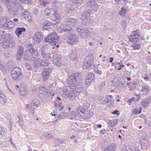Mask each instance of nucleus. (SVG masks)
Returning a JSON list of instances; mask_svg holds the SVG:
<instances>
[{"mask_svg":"<svg viewBox=\"0 0 151 151\" xmlns=\"http://www.w3.org/2000/svg\"><path fill=\"white\" fill-rule=\"evenodd\" d=\"M41 52L42 56L44 59L42 60L41 57L38 58L35 61V65L38 66H48V63L47 60L50 58L48 46H44L42 48Z\"/></svg>","mask_w":151,"mask_h":151,"instance_id":"1","label":"nucleus"},{"mask_svg":"<svg viewBox=\"0 0 151 151\" xmlns=\"http://www.w3.org/2000/svg\"><path fill=\"white\" fill-rule=\"evenodd\" d=\"M82 77V75L79 73H76L70 76L68 78L67 82L70 86H72L73 89L78 90V88L81 89V84L82 82L81 81Z\"/></svg>","mask_w":151,"mask_h":151,"instance_id":"2","label":"nucleus"},{"mask_svg":"<svg viewBox=\"0 0 151 151\" xmlns=\"http://www.w3.org/2000/svg\"><path fill=\"white\" fill-rule=\"evenodd\" d=\"M57 33L54 32L48 35L45 39V41L46 42H49L52 45H56V43H58L59 41Z\"/></svg>","mask_w":151,"mask_h":151,"instance_id":"3","label":"nucleus"},{"mask_svg":"<svg viewBox=\"0 0 151 151\" xmlns=\"http://www.w3.org/2000/svg\"><path fill=\"white\" fill-rule=\"evenodd\" d=\"M82 106H80L76 109V113L75 111H72L70 112L68 115V118L69 119L74 120H80V111H82Z\"/></svg>","mask_w":151,"mask_h":151,"instance_id":"4","label":"nucleus"},{"mask_svg":"<svg viewBox=\"0 0 151 151\" xmlns=\"http://www.w3.org/2000/svg\"><path fill=\"white\" fill-rule=\"evenodd\" d=\"M4 3L6 4L8 8L9 13L11 16L15 15V13L14 11L13 8H15L17 4H13L11 0H2Z\"/></svg>","mask_w":151,"mask_h":151,"instance_id":"5","label":"nucleus"},{"mask_svg":"<svg viewBox=\"0 0 151 151\" xmlns=\"http://www.w3.org/2000/svg\"><path fill=\"white\" fill-rule=\"evenodd\" d=\"M66 90L65 91H64V92L65 93L66 95L68 97V98L70 100H73L77 96V93H80L81 91V89L79 88L77 91L76 89H75L74 88V89L72 90H68L67 88L66 89Z\"/></svg>","mask_w":151,"mask_h":151,"instance_id":"6","label":"nucleus"},{"mask_svg":"<svg viewBox=\"0 0 151 151\" xmlns=\"http://www.w3.org/2000/svg\"><path fill=\"white\" fill-rule=\"evenodd\" d=\"M22 75V70L19 68H14L12 69L11 72V77L14 80L19 79Z\"/></svg>","mask_w":151,"mask_h":151,"instance_id":"7","label":"nucleus"},{"mask_svg":"<svg viewBox=\"0 0 151 151\" xmlns=\"http://www.w3.org/2000/svg\"><path fill=\"white\" fill-rule=\"evenodd\" d=\"M82 111H80V121L83 119H88L91 117L93 115L92 112L89 110H85L82 106Z\"/></svg>","mask_w":151,"mask_h":151,"instance_id":"8","label":"nucleus"},{"mask_svg":"<svg viewBox=\"0 0 151 151\" xmlns=\"http://www.w3.org/2000/svg\"><path fill=\"white\" fill-rule=\"evenodd\" d=\"M78 32L79 36L83 38H88L89 37L90 33L87 28H85L83 29L78 28Z\"/></svg>","mask_w":151,"mask_h":151,"instance_id":"9","label":"nucleus"},{"mask_svg":"<svg viewBox=\"0 0 151 151\" xmlns=\"http://www.w3.org/2000/svg\"><path fill=\"white\" fill-rule=\"evenodd\" d=\"M29 52L31 53V55L26 57V56L24 57V59L26 60H30L32 61H34V62L36 60L35 59L37 58V56H38V53L36 50H34L33 49H30Z\"/></svg>","mask_w":151,"mask_h":151,"instance_id":"10","label":"nucleus"},{"mask_svg":"<svg viewBox=\"0 0 151 151\" xmlns=\"http://www.w3.org/2000/svg\"><path fill=\"white\" fill-rule=\"evenodd\" d=\"M90 15L89 13L87 11L81 14V19L82 24L83 25H86V24L88 22L90 19Z\"/></svg>","mask_w":151,"mask_h":151,"instance_id":"11","label":"nucleus"},{"mask_svg":"<svg viewBox=\"0 0 151 151\" xmlns=\"http://www.w3.org/2000/svg\"><path fill=\"white\" fill-rule=\"evenodd\" d=\"M68 38V43L71 45H74L78 41V37L76 35L71 34L69 36Z\"/></svg>","mask_w":151,"mask_h":151,"instance_id":"12","label":"nucleus"},{"mask_svg":"<svg viewBox=\"0 0 151 151\" xmlns=\"http://www.w3.org/2000/svg\"><path fill=\"white\" fill-rule=\"evenodd\" d=\"M64 21L69 27H71L76 26L77 24V20L74 18H67L64 19Z\"/></svg>","mask_w":151,"mask_h":151,"instance_id":"13","label":"nucleus"},{"mask_svg":"<svg viewBox=\"0 0 151 151\" xmlns=\"http://www.w3.org/2000/svg\"><path fill=\"white\" fill-rule=\"evenodd\" d=\"M86 61L83 63L82 68L83 69H88L90 67L93 62V59L92 57H89Z\"/></svg>","mask_w":151,"mask_h":151,"instance_id":"14","label":"nucleus"},{"mask_svg":"<svg viewBox=\"0 0 151 151\" xmlns=\"http://www.w3.org/2000/svg\"><path fill=\"white\" fill-rule=\"evenodd\" d=\"M78 9L77 6L76 5L72 6L70 5H67L65 9L66 14L71 13L73 12H75Z\"/></svg>","mask_w":151,"mask_h":151,"instance_id":"15","label":"nucleus"},{"mask_svg":"<svg viewBox=\"0 0 151 151\" xmlns=\"http://www.w3.org/2000/svg\"><path fill=\"white\" fill-rule=\"evenodd\" d=\"M39 90L40 93L45 96H50L51 94V92L48 91V89L45 86H40Z\"/></svg>","mask_w":151,"mask_h":151,"instance_id":"16","label":"nucleus"},{"mask_svg":"<svg viewBox=\"0 0 151 151\" xmlns=\"http://www.w3.org/2000/svg\"><path fill=\"white\" fill-rule=\"evenodd\" d=\"M32 38L35 42H40L43 39V37L41 33L39 32H37L34 35Z\"/></svg>","mask_w":151,"mask_h":151,"instance_id":"17","label":"nucleus"},{"mask_svg":"<svg viewBox=\"0 0 151 151\" xmlns=\"http://www.w3.org/2000/svg\"><path fill=\"white\" fill-rule=\"evenodd\" d=\"M87 5L89 7L92 8L93 9H96V10L99 8V5L93 0H87Z\"/></svg>","mask_w":151,"mask_h":151,"instance_id":"18","label":"nucleus"},{"mask_svg":"<svg viewBox=\"0 0 151 151\" xmlns=\"http://www.w3.org/2000/svg\"><path fill=\"white\" fill-rule=\"evenodd\" d=\"M139 37V35L137 31H134L129 37V40L132 42H136L138 39Z\"/></svg>","mask_w":151,"mask_h":151,"instance_id":"19","label":"nucleus"},{"mask_svg":"<svg viewBox=\"0 0 151 151\" xmlns=\"http://www.w3.org/2000/svg\"><path fill=\"white\" fill-rule=\"evenodd\" d=\"M94 76L93 73L88 72L86 77V85L88 86L94 79Z\"/></svg>","mask_w":151,"mask_h":151,"instance_id":"20","label":"nucleus"},{"mask_svg":"<svg viewBox=\"0 0 151 151\" xmlns=\"http://www.w3.org/2000/svg\"><path fill=\"white\" fill-rule=\"evenodd\" d=\"M53 63L58 67H60L61 66V60L60 58L59 55L55 54L53 56Z\"/></svg>","mask_w":151,"mask_h":151,"instance_id":"21","label":"nucleus"},{"mask_svg":"<svg viewBox=\"0 0 151 151\" xmlns=\"http://www.w3.org/2000/svg\"><path fill=\"white\" fill-rule=\"evenodd\" d=\"M51 73V70L46 69L44 70L42 73V78L44 81H46L49 78V74Z\"/></svg>","mask_w":151,"mask_h":151,"instance_id":"22","label":"nucleus"},{"mask_svg":"<svg viewBox=\"0 0 151 151\" xmlns=\"http://www.w3.org/2000/svg\"><path fill=\"white\" fill-rule=\"evenodd\" d=\"M11 37V35L9 34H5L0 35V43L8 40Z\"/></svg>","mask_w":151,"mask_h":151,"instance_id":"23","label":"nucleus"},{"mask_svg":"<svg viewBox=\"0 0 151 151\" xmlns=\"http://www.w3.org/2000/svg\"><path fill=\"white\" fill-rule=\"evenodd\" d=\"M7 22L6 23H4V25H2L1 26V28L4 29H9L14 26V24L13 22L10 21H7Z\"/></svg>","mask_w":151,"mask_h":151,"instance_id":"24","label":"nucleus"},{"mask_svg":"<svg viewBox=\"0 0 151 151\" xmlns=\"http://www.w3.org/2000/svg\"><path fill=\"white\" fill-rule=\"evenodd\" d=\"M21 16L22 17L27 20L29 22H30L32 21V19L30 15L29 12L27 11H26L23 13L21 14Z\"/></svg>","mask_w":151,"mask_h":151,"instance_id":"25","label":"nucleus"},{"mask_svg":"<svg viewBox=\"0 0 151 151\" xmlns=\"http://www.w3.org/2000/svg\"><path fill=\"white\" fill-rule=\"evenodd\" d=\"M128 84L129 83H127V84H124L123 83V81H122L121 77L120 76V78L118 80V81L116 83V88H123L127 86Z\"/></svg>","mask_w":151,"mask_h":151,"instance_id":"26","label":"nucleus"},{"mask_svg":"<svg viewBox=\"0 0 151 151\" xmlns=\"http://www.w3.org/2000/svg\"><path fill=\"white\" fill-rule=\"evenodd\" d=\"M78 55L76 51L75 50L74 51H72L70 55V60L74 62H76L77 60Z\"/></svg>","mask_w":151,"mask_h":151,"instance_id":"27","label":"nucleus"},{"mask_svg":"<svg viewBox=\"0 0 151 151\" xmlns=\"http://www.w3.org/2000/svg\"><path fill=\"white\" fill-rule=\"evenodd\" d=\"M26 29L24 27H18L15 31V33L17 36L19 37L20 35L24 33Z\"/></svg>","mask_w":151,"mask_h":151,"instance_id":"28","label":"nucleus"},{"mask_svg":"<svg viewBox=\"0 0 151 151\" xmlns=\"http://www.w3.org/2000/svg\"><path fill=\"white\" fill-rule=\"evenodd\" d=\"M142 88L141 92L144 95L147 94L150 91V87L148 85H143L142 86Z\"/></svg>","mask_w":151,"mask_h":151,"instance_id":"29","label":"nucleus"},{"mask_svg":"<svg viewBox=\"0 0 151 151\" xmlns=\"http://www.w3.org/2000/svg\"><path fill=\"white\" fill-rule=\"evenodd\" d=\"M150 101L151 99H144L142 100L141 101L142 106L145 107L149 104L150 102Z\"/></svg>","mask_w":151,"mask_h":151,"instance_id":"30","label":"nucleus"},{"mask_svg":"<svg viewBox=\"0 0 151 151\" xmlns=\"http://www.w3.org/2000/svg\"><path fill=\"white\" fill-rule=\"evenodd\" d=\"M52 25V24L50 22L46 20L43 23V28L45 30H47L48 27Z\"/></svg>","mask_w":151,"mask_h":151,"instance_id":"31","label":"nucleus"},{"mask_svg":"<svg viewBox=\"0 0 151 151\" xmlns=\"http://www.w3.org/2000/svg\"><path fill=\"white\" fill-rule=\"evenodd\" d=\"M69 29L66 28V27L65 25L62 24L60 26L58 29V31L60 32H65L66 31H68Z\"/></svg>","mask_w":151,"mask_h":151,"instance_id":"32","label":"nucleus"},{"mask_svg":"<svg viewBox=\"0 0 151 151\" xmlns=\"http://www.w3.org/2000/svg\"><path fill=\"white\" fill-rule=\"evenodd\" d=\"M9 18L7 16L0 17V24H1V26L2 25H4L3 24L9 21Z\"/></svg>","mask_w":151,"mask_h":151,"instance_id":"33","label":"nucleus"},{"mask_svg":"<svg viewBox=\"0 0 151 151\" xmlns=\"http://www.w3.org/2000/svg\"><path fill=\"white\" fill-rule=\"evenodd\" d=\"M61 12L60 10L54 11L52 14L57 19H59L60 17Z\"/></svg>","mask_w":151,"mask_h":151,"instance_id":"34","label":"nucleus"},{"mask_svg":"<svg viewBox=\"0 0 151 151\" xmlns=\"http://www.w3.org/2000/svg\"><path fill=\"white\" fill-rule=\"evenodd\" d=\"M117 122L116 120H113L109 121L108 122V125L112 127H114L117 124Z\"/></svg>","mask_w":151,"mask_h":151,"instance_id":"35","label":"nucleus"},{"mask_svg":"<svg viewBox=\"0 0 151 151\" xmlns=\"http://www.w3.org/2000/svg\"><path fill=\"white\" fill-rule=\"evenodd\" d=\"M62 6L61 3L57 1L53 5L52 9L55 10L57 9H59Z\"/></svg>","mask_w":151,"mask_h":151,"instance_id":"36","label":"nucleus"},{"mask_svg":"<svg viewBox=\"0 0 151 151\" xmlns=\"http://www.w3.org/2000/svg\"><path fill=\"white\" fill-rule=\"evenodd\" d=\"M27 91V90L26 88H20L19 90V94L21 96H24L26 94Z\"/></svg>","mask_w":151,"mask_h":151,"instance_id":"37","label":"nucleus"},{"mask_svg":"<svg viewBox=\"0 0 151 151\" xmlns=\"http://www.w3.org/2000/svg\"><path fill=\"white\" fill-rule=\"evenodd\" d=\"M106 149L108 151H115V149L114 144L109 145Z\"/></svg>","mask_w":151,"mask_h":151,"instance_id":"38","label":"nucleus"},{"mask_svg":"<svg viewBox=\"0 0 151 151\" xmlns=\"http://www.w3.org/2000/svg\"><path fill=\"white\" fill-rule=\"evenodd\" d=\"M124 148L126 151H135L134 147L132 146H129L127 147L124 146L123 149H124Z\"/></svg>","mask_w":151,"mask_h":151,"instance_id":"39","label":"nucleus"},{"mask_svg":"<svg viewBox=\"0 0 151 151\" xmlns=\"http://www.w3.org/2000/svg\"><path fill=\"white\" fill-rule=\"evenodd\" d=\"M43 136L46 137V139H50L53 137L51 133L50 132H45L43 134Z\"/></svg>","mask_w":151,"mask_h":151,"instance_id":"40","label":"nucleus"},{"mask_svg":"<svg viewBox=\"0 0 151 151\" xmlns=\"http://www.w3.org/2000/svg\"><path fill=\"white\" fill-rule=\"evenodd\" d=\"M142 107H140L139 108V111L137 109H134L132 111V113L134 115H137L141 113L142 110Z\"/></svg>","mask_w":151,"mask_h":151,"instance_id":"41","label":"nucleus"},{"mask_svg":"<svg viewBox=\"0 0 151 151\" xmlns=\"http://www.w3.org/2000/svg\"><path fill=\"white\" fill-rule=\"evenodd\" d=\"M9 40H6L3 42H2V47L4 48H7L9 47Z\"/></svg>","mask_w":151,"mask_h":151,"instance_id":"42","label":"nucleus"},{"mask_svg":"<svg viewBox=\"0 0 151 151\" xmlns=\"http://www.w3.org/2000/svg\"><path fill=\"white\" fill-rule=\"evenodd\" d=\"M6 134L5 129L3 127L0 126V136L2 135H4Z\"/></svg>","mask_w":151,"mask_h":151,"instance_id":"43","label":"nucleus"},{"mask_svg":"<svg viewBox=\"0 0 151 151\" xmlns=\"http://www.w3.org/2000/svg\"><path fill=\"white\" fill-rule=\"evenodd\" d=\"M121 78H122V81H123V83L124 84H126L128 83L129 84H128V85H127V86L129 85V84L131 82L130 81H128L126 80V77L124 76H121Z\"/></svg>","mask_w":151,"mask_h":151,"instance_id":"44","label":"nucleus"},{"mask_svg":"<svg viewBox=\"0 0 151 151\" xmlns=\"http://www.w3.org/2000/svg\"><path fill=\"white\" fill-rule=\"evenodd\" d=\"M9 47L12 48H14L16 46V44L14 41L10 40L9 41Z\"/></svg>","mask_w":151,"mask_h":151,"instance_id":"45","label":"nucleus"},{"mask_svg":"<svg viewBox=\"0 0 151 151\" xmlns=\"http://www.w3.org/2000/svg\"><path fill=\"white\" fill-rule=\"evenodd\" d=\"M2 97L1 96L0 98V102L2 104H4L6 102V96Z\"/></svg>","mask_w":151,"mask_h":151,"instance_id":"46","label":"nucleus"},{"mask_svg":"<svg viewBox=\"0 0 151 151\" xmlns=\"http://www.w3.org/2000/svg\"><path fill=\"white\" fill-rule=\"evenodd\" d=\"M131 47H132L134 50H139L140 48V45L139 44H135L132 45Z\"/></svg>","mask_w":151,"mask_h":151,"instance_id":"47","label":"nucleus"},{"mask_svg":"<svg viewBox=\"0 0 151 151\" xmlns=\"http://www.w3.org/2000/svg\"><path fill=\"white\" fill-rule=\"evenodd\" d=\"M65 113L63 112H62L59 114L58 118L59 119H61L65 118Z\"/></svg>","mask_w":151,"mask_h":151,"instance_id":"48","label":"nucleus"},{"mask_svg":"<svg viewBox=\"0 0 151 151\" xmlns=\"http://www.w3.org/2000/svg\"><path fill=\"white\" fill-rule=\"evenodd\" d=\"M54 141L55 142H59L60 144H62L64 143V141L59 138H55Z\"/></svg>","mask_w":151,"mask_h":151,"instance_id":"49","label":"nucleus"},{"mask_svg":"<svg viewBox=\"0 0 151 151\" xmlns=\"http://www.w3.org/2000/svg\"><path fill=\"white\" fill-rule=\"evenodd\" d=\"M50 9L49 8H47L45 11V14L46 16H49L51 13H50Z\"/></svg>","mask_w":151,"mask_h":151,"instance_id":"50","label":"nucleus"},{"mask_svg":"<svg viewBox=\"0 0 151 151\" xmlns=\"http://www.w3.org/2000/svg\"><path fill=\"white\" fill-rule=\"evenodd\" d=\"M40 2V4H43L44 6H45L47 4L49 3L50 1H49L43 0L42 1H41Z\"/></svg>","mask_w":151,"mask_h":151,"instance_id":"51","label":"nucleus"},{"mask_svg":"<svg viewBox=\"0 0 151 151\" xmlns=\"http://www.w3.org/2000/svg\"><path fill=\"white\" fill-rule=\"evenodd\" d=\"M108 99L106 98H103L101 100V103L104 104L108 103Z\"/></svg>","mask_w":151,"mask_h":151,"instance_id":"52","label":"nucleus"},{"mask_svg":"<svg viewBox=\"0 0 151 151\" xmlns=\"http://www.w3.org/2000/svg\"><path fill=\"white\" fill-rule=\"evenodd\" d=\"M39 103L37 101H33L31 104V106L32 107H34V106H36L35 107V108H36L37 106H38Z\"/></svg>","mask_w":151,"mask_h":151,"instance_id":"53","label":"nucleus"},{"mask_svg":"<svg viewBox=\"0 0 151 151\" xmlns=\"http://www.w3.org/2000/svg\"><path fill=\"white\" fill-rule=\"evenodd\" d=\"M126 10L123 9H122L121 11L119 12V14L122 16H124L125 14Z\"/></svg>","mask_w":151,"mask_h":151,"instance_id":"54","label":"nucleus"},{"mask_svg":"<svg viewBox=\"0 0 151 151\" xmlns=\"http://www.w3.org/2000/svg\"><path fill=\"white\" fill-rule=\"evenodd\" d=\"M31 0H20L22 3L30 4Z\"/></svg>","mask_w":151,"mask_h":151,"instance_id":"55","label":"nucleus"},{"mask_svg":"<svg viewBox=\"0 0 151 151\" xmlns=\"http://www.w3.org/2000/svg\"><path fill=\"white\" fill-rule=\"evenodd\" d=\"M121 24L122 25L123 29L125 28L127 25V23L125 20H123L121 22Z\"/></svg>","mask_w":151,"mask_h":151,"instance_id":"56","label":"nucleus"},{"mask_svg":"<svg viewBox=\"0 0 151 151\" xmlns=\"http://www.w3.org/2000/svg\"><path fill=\"white\" fill-rule=\"evenodd\" d=\"M4 56L6 58H9L11 55V54L9 52L6 51L4 53Z\"/></svg>","mask_w":151,"mask_h":151,"instance_id":"57","label":"nucleus"},{"mask_svg":"<svg viewBox=\"0 0 151 151\" xmlns=\"http://www.w3.org/2000/svg\"><path fill=\"white\" fill-rule=\"evenodd\" d=\"M23 52V49L22 47L19 46V49L18 51V53H20L22 54Z\"/></svg>","mask_w":151,"mask_h":151,"instance_id":"58","label":"nucleus"},{"mask_svg":"<svg viewBox=\"0 0 151 151\" xmlns=\"http://www.w3.org/2000/svg\"><path fill=\"white\" fill-rule=\"evenodd\" d=\"M25 66L29 70H32V68L30 65V64L28 63H25Z\"/></svg>","mask_w":151,"mask_h":151,"instance_id":"59","label":"nucleus"},{"mask_svg":"<svg viewBox=\"0 0 151 151\" xmlns=\"http://www.w3.org/2000/svg\"><path fill=\"white\" fill-rule=\"evenodd\" d=\"M130 90H132L135 88L136 87L132 83L128 87Z\"/></svg>","mask_w":151,"mask_h":151,"instance_id":"60","label":"nucleus"},{"mask_svg":"<svg viewBox=\"0 0 151 151\" xmlns=\"http://www.w3.org/2000/svg\"><path fill=\"white\" fill-rule=\"evenodd\" d=\"M14 64V62L12 60H10L7 63L6 65L7 66H10Z\"/></svg>","mask_w":151,"mask_h":151,"instance_id":"61","label":"nucleus"},{"mask_svg":"<svg viewBox=\"0 0 151 151\" xmlns=\"http://www.w3.org/2000/svg\"><path fill=\"white\" fill-rule=\"evenodd\" d=\"M132 83L136 87L139 84V81L138 80H136L134 81Z\"/></svg>","mask_w":151,"mask_h":151,"instance_id":"62","label":"nucleus"},{"mask_svg":"<svg viewBox=\"0 0 151 151\" xmlns=\"http://www.w3.org/2000/svg\"><path fill=\"white\" fill-rule=\"evenodd\" d=\"M22 54H21L19 53H17V58L18 60H20V59H21V58L22 57Z\"/></svg>","mask_w":151,"mask_h":151,"instance_id":"63","label":"nucleus"},{"mask_svg":"<svg viewBox=\"0 0 151 151\" xmlns=\"http://www.w3.org/2000/svg\"><path fill=\"white\" fill-rule=\"evenodd\" d=\"M106 85V84L104 82H102L101 83L100 85H99V87L100 88H102L103 87L105 86Z\"/></svg>","mask_w":151,"mask_h":151,"instance_id":"64","label":"nucleus"}]
</instances>
